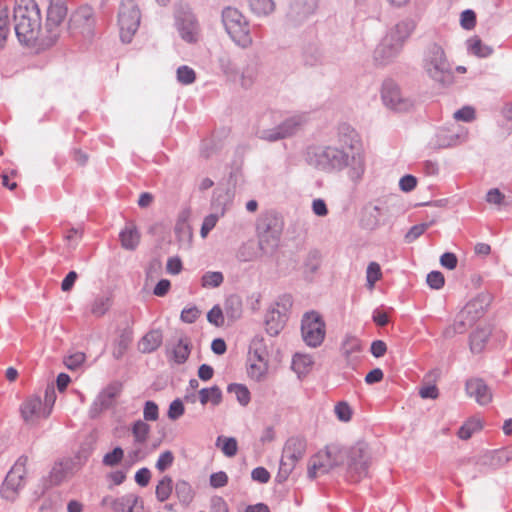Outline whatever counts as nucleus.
<instances>
[{
    "label": "nucleus",
    "mask_w": 512,
    "mask_h": 512,
    "mask_svg": "<svg viewBox=\"0 0 512 512\" xmlns=\"http://www.w3.org/2000/svg\"><path fill=\"white\" fill-rule=\"evenodd\" d=\"M306 163L323 172H340L348 169V177L359 181L365 172L363 152L349 154L345 149L336 146H310L305 152Z\"/></svg>",
    "instance_id": "nucleus-1"
},
{
    "label": "nucleus",
    "mask_w": 512,
    "mask_h": 512,
    "mask_svg": "<svg viewBox=\"0 0 512 512\" xmlns=\"http://www.w3.org/2000/svg\"><path fill=\"white\" fill-rule=\"evenodd\" d=\"M325 456L331 459L334 467L346 466V479L351 483H358L368 476L371 463V454L367 444L358 442L349 448L336 444L325 447Z\"/></svg>",
    "instance_id": "nucleus-2"
},
{
    "label": "nucleus",
    "mask_w": 512,
    "mask_h": 512,
    "mask_svg": "<svg viewBox=\"0 0 512 512\" xmlns=\"http://www.w3.org/2000/svg\"><path fill=\"white\" fill-rule=\"evenodd\" d=\"M14 30L20 43L33 44L39 37L41 15L34 0H15Z\"/></svg>",
    "instance_id": "nucleus-3"
},
{
    "label": "nucleus",
    "mask_w": 512,
    "mask_h": 512,
    "mask_svg": "<svg viewBox=\"0 0 512 512\" xmlns=\"http://www.w3.org/2000/svg\"><path fill=\"white\" fill-rule=\"evenodd\" d=\"M422 68L427 76L442 86L451 85L454 73L443 47L435 42L429 43L423 52Z\"/></svg>",
    "instance_id": "nucleus-4"
},
{
    "label": "nucleus",
    "mask_w": 512,
    "mask_h": 512,
    "mask_svg": "<svg viewBox=\"0 0 512 512\" xmlns=\"http://www.w3.org/2000/svg\"><path fill=\"white\" fill-rule=\"evenodd\" d=\"M283 228V217L275 211H268L259 218L257 233L259 247L263 253H273L277 249Z\"/></svg>",
    "instance_id": "nucleus-5"
},
{
    "label": "nucleus",
    "mask_w": 512,
    "mask_h": 512,
    "mask_svg": "<svg viewBox=\"0 0 512 512\" xmlns=\"http://www.w3.org/2000/svg\"><path fill=\"white\" fill-rule=\"evenodd\" d=\"M221 17L225 31L238 46L246 48L252 43L249 23L238 9L225 7Z\"/></svg>",
    "instance_id": "nucleus-6"
},
{
    "label": "nucleus",
    "mask_w": 512,
    "mask_h": 512,
    "mask_svg": "<svg viewBox=\"0 0 512 512\" xmlns=\"http://www.w3.org/2000/svg\"><path fill=\"white\" fill-rule=\"evenodd\" d=\"M141 21V11L135 0H121L118 11L120 38L123 43H130Z\"/></svg>",
    "instance_id": "nucleus-7"
},
{
    "label": "nucleus",
    "mask_w": 512,
    "mask_h": 512,
    "mask_svg": "<svg viewBox=\"0 0 512 512\" xmlns=\"http://www.w3.org/2000/svg\"><path fill=\"white\" fill-rule=\"evenodd\" d=\"M27 462L28 457L21 455L8 472L6 478L0 486V495L3 499L11 502L17 499L20 490L24 486Z\"/></svg>",
    "instance_id": "nucleus-8"
},
{
    "label": "nucleus",
    "mask_w": 512,
    "mask_h": 512,
    "mask_svg": "<svg viewBox=\"0 0 512 512\" xmlns=\"http://www.w3.org/2000/svg\"><path fill=\"white\" fill-rule=\"evenodd\" d=\"M66 15L67 7L65 3L60 2V0L58 2H50L42 39L44 45L52 46L56 43L61 33V24Z\"/></svg>",
    "instance_id": "nucleus-9"
},
{
    "label": "nucleus",
    "mask_w": 512,
    "mask_h": 512,
    "mask_svg": "<svg viewBox=\"0 0 512 512\" xmlns=\"http://www.w3.org/2000/svg\"><path fill=\"white\" fill-rule=\"evenodd\" d=\"M301 333L304 342L310 347H318L325 338V322L316 311L306 312L301 320Z\"/></svg>",
    "instance_id": "nucleus-10"
},
{
    "label": "nucleus",
    "mask_w": 512,
    "mask_h": 512,
    "mask_svg": "<svg viewBox=\"0 0 512 512\" xmlns=\"http://www.w3.org/2000/svg\"><path fill=\"white\" fill-rule=\"evenodd\" d=\"M306 122L305 115H294L283 122H281L278 126L269 129H259L256 132V136L268 142H276L278 140H282L296 134L300 128Z\"/></svg>",
    "instance_id": "nucleus-11"
},
{
    "label": "nucleus",
    "mask_w": 512,
    "mask_h": 512,
    "mask_svg": "<svg viewBox=\"0 0 512 512\" xmlns=\"http://www.w3.org/2000/svg\"><path fill=\"white\" fill-rule=\"evenodd\" d=\"M381 97L384 105L394 111H408L413 106V101L403 96L399 86L392 80L384 81Z\"/></svg>",
    "instance_id": "nucleus-12"
},
{
    "label": "nucleus",
    "mask_w": 512,
    "mask_h": 512,
    "mask_svg": "<svg viewBox=\"0 0 512 512\" xmlns=\"http://www.w3.org/2000/svg\"><path fill=\"white\" fill-rule=\"evenodd\" d=\"M95 16L92 7L81 6L72 13L69 20V30L72 33H79L85 38L94 35Z\"/></svg>",
    "instance_id": "nucleus-13"
},
{
    "label": "nucleus",
    "mask_w": 512,
    "mask_h": 512,
    "mask_svg": "<svg viewBox=\"0 0 512 512\" xmlns=\"http://www.w3.org/2000/svg\"><path fill=\"white\" fill-rule=\"evenodd\" d=\"M176 27L180 37L187 43H196L200 35L199 23L190 11H180L176 14Z\"/></svg>",
    "instance_id": "nucleus-14"
},
{
    "label": "nucleus",
    "mask_w": 512,
    "mask_h": 512,
    "mask_svg": "<svg viewBox=\"0 0 512 512\" xmlns=\"http://www.w3.org/2000/svg\"><path fill=\"white\" fill-rule=\"evenodd\" d=\"M403 45L394 36L386 35L374 51V59L380 65L392 62L402 50Z\"/></svg>",
    "instance_id": "nucleus-15"
},
{
    "label": "nucleus",
    "mask_w": 512,
    "mask_h": 512,
    "mask_svg": "<svg viewBox=\"0 0 512 512\" xmlns=\"http://www.w3.org/2000/svg\"><path fill=\"white\" fill-rule=\"evenodd\" d=\"M287 308L279 302L272 304L265 315V329L270 336H277L287 321Z\"/></svg>",
    "instance_id": "nucleus-16"
},
{
    "label": "nucleus",
    "mask_w": 512,
    "mask_h": 512,
    "mask_svg": "<svg viewBox=\"0 0 512 512\" xmlns=\"http://www.w3.org/2000/svg\"><path fill=\"white\" fill-rule=\"evenodd\" d=\"M318 7V0H294L287 13V19L293 25H299L314 14Z\"/></svg>",
    "instance_id": "nucleus-17"
},
{
    "label": "nucleus",
    "mask_w": 512,
    "mask_h": 512,
    "mask_svg": "<svg viewBox=\"0 0 512 512\" xmlns=\"http://www.w3.org/2000/svg\"><path fill=\"white\" fill-rule=\"evenodd\" d=\"M20 413L23 420L29 423L40 417H48L50 415V409H46V407L43 408L41 398L33 395L22 403Z\"/></svg>",
    "instance_id": "nucleus-18"
},
{
    "label": "nucleus",
    "mask_w": 512,
    "mask_h": 512,
    "mask_svg": "<svg viewBox=\"0 0 512 512\" xmlns=\"http://www.w3.org/2000/svg\"><path fill=\"white\" fill-rule=\"evenodd\" d=\"M465 389L467 394L480 405H487L492 400L490 389L482 379L473 378L467 380Z\"/></svg>",
    "instance_id": "nucleus-19"
},
{
    "label": "nucleus",
    "mask_w": 512,
    "mask_h": 512,
    "mask_svg": "<svg viewBox=\"0 0 512 512\" xmlns=\"http://www.w3.org/2000/svg\"><path fill=\"white\" fill-rule=\"evenodd\" d=\"M338 141L341 147L340 149H345L349 154H353L354 152H362L359 145V136L354 128L350 125L342 124L338 129Z\"/></svg>",
    "instance_id": "nucleus-20"
},
{
    "label": "nucleus",
    "mask_w": 512,
    "mask_h": 512,
    "mask_svg": "<svg viewBox=\"0 0 512 512\" xmlns=\"http://www.w3.org/2000/svg\"><path fill=\"white\" fill-rule=\"evenodd\" d=\"M306 440L299 436L290 437L284 444L282 455L287 460L298 463L305 455Z\"/></svg>",
    "instance_id": "nucleus-21"
},
{
    "label": "nucleus",
    "mask_w": 512,
    "mask_h": 512,
    "mask_svg": "<svg viewBox=\"0 0 512 512\" xmlns=\"http://www.w3.org/2000/svg\"><path fill=\"white\" fill-rule=\"evenodd\" d=\"M322 264V255L316 250H310L304 257L302 263V273L306 280L312 281L319 271Z\"/></svg>",
    "instance_id": "nucleus-22"
},
{
    "label": "nucleus",
    "mask_w": 512,
    "mask_h": 512,
    "mask_svg": "<svg viewBox=\"0 0 512 512\" xmlns=\"http://www.w3.org/2000/svg\"><path fill=\"white\" fill-rule=\"evenodd\" d=\"M333 468L334 464L325 456V451L319 452L310 460L307 474L310 479H315L319 473H328Z\"/></svg>",
    "instance_id": "nucleus-23"
},
{
    "label": "nucleus",
    "mask_w": 512,
    "mask_h": 512,
    "mask_svg": "<svg viewBox=\"0 0 512 512\" xmlns=\"http://www.w3.org/2000/svg\"><path fill=\"white\" fill-rule=\"evenodd\" d=\"M303 62L307 66L323 64L325 56L318 42L308 43L302 52Z\"/></svg>",
    "instance_id": "nucleus-24"
},
{
    "label": "nucleus",
    "mask_w": 512,
    "mask_h": 512,
    "mask_svg": "<svg viewBox=\"0 0 512 512\" xmlns=\"http://www.w3.org/2000/svg\"><path fill=\"white\" fill-rule=\"evenodd\" d=\"M163 335L158 329L147 332L139 342V350L142 353H152L156 351L162 344Z\"/></svg>",
    "instance_id": "nucleus-25"
},
{
    "label": "nucleus",
    "mask_w": 512,
    "mask_h": 512,
    "mask_svg": "<svg viewBox=\"0 0 512 512\" xmlns=\"http://www.w3.org/2000/svg\"><path fill=\"white\" fill-rule=\"evenodd\" d=\"M491 329L489 327H478L470 335V349L473 353H480L483 351L489 337Z\"/></svg>",
    "instance_id": "nucleus-26"
},
{
    "label": "nucleus",
    "mask_w": 512,
    "mask_h": 512,
    "mask_svg": "<svg viewBox=\"0 0 512 512\" xmlns=\"http://www.w3.org/2000/svg\"><path fill=\"white\" fill-rule=\"evenodd\" d=\"M119 238L124 249L134 250L139 244L140 234L135 226L129 225L120 232Z\"/></svg>",
    "instance_id": "nucleus-27"
},
{
    "label": "nucleus",
    "mask_w": 512,
    "mask_h": 512,
    "mask_svg": "<svg viewBox=\"0 0 512 512\" xmlns=\"http://www.w3.org/2000/svg\"><path fill=\"white\" fill-rule=\"evenodd\" d=\"M467 49L471 54L478 58H487L494 52L492 46L484 44L478 37H473L467 40Z\"/></svg>",
    "instance_id": "nucleus-28"
},
{
    "label": "nucleus",
    "mask_w": 512,
    "mask_h": 512,
    "mask_svg": "<svg viewBox=\"0 0 512 512\" xmlns=\"http://www.w3.org/2000/svg\"><path fill=\"white\" fill-rule=\"evenodd\" d=\"M199 400L202 405L211 402L212 405L218 406L222 402V391L217 385L210 388H202L199 391Z\"/></svg>",
    "instance_id": "nucleus-29"
},
{
    "label": "nucleus",
    "mask_w": 512,
    "mask_h": 512,
    "mask_svg": "<svg viewBox=\"0 0 512 512\" xmlns=\"http://www.w3.org/2000/svg\"><path fill=\"white\" fill-rule=\"evenodd\" d=\"M132 330L129 328L124 329L116 342L113 350V357L117 360L121 359L132 342Z\"/></svg>",
    "instance_id": "nucleus-30"
},
{
    "label": "nucleus",
    "mask_w": 512,
    "mask_h": 512,
    "mask_svg": "<svg viewBox=\"0 0 512 512\" xmlns=\"http://www.w3.org/2000/svg\"><path fill=\"white\" fill-rule=\"evenodd\" d=\"M415 22L411 19H406L399 22L395 30L390 33L391 36H394L397 41H400L403 45L404 41L411 35V33L415 29Z\"/></svg>",
    "instance_id": "nucleus-31"
},
{
    "label": "nucleus",
    "mask_w": 512,
    "mask_h": 512,
    "mask_svg": "<svg viewBox=\"0 0 512 512\" xmlns=\"http://www.w3.org/2000/svg\"><path fill=\"white\" fill-rule=\"evenodd\" d=\"M175 494L180 503L188 505L194 498V491L189 482L178 480L175 484Z\"/></svg>",
    "instance_id": "nucleus-32"
},
{
    "label": "nucleus",
    "mask_w": 512,
    "mask_h": 512,
    "mask_svg": "<svg viewBox=\"0 0 512 512\" xmlns=\"http://www.w3.org/2000/svg\"><path fill=\"white\" fill-rule=\"evenodd\" d=\"M190 342L187 338H180L173 348V359L177 364H183L190 355Z\"/></svg>",
    "instance_id": "nucleus-33"
},
{
    "label": "nucleus",
    "mask_w": 512,
    "mask_h": 512,
    "mask_svg": "<svg viewBox=\"0 0 512 512\" xmlns=\"http://www.w3.org/2000/svg\"><path fill=\"white\" fill-rule=\"evenodd\" d=\"M227 392L234 394L237 401L242 406H247L251 400L250 391L243 384L231 383L227 387Z\"/></svg>",
    "instance_id": "nucleus-34"
},
{
    "label": "nucleus",
    "mask_w": 512,
    "mask_h": 512,
    "mask_svg": "<svg viewBox=\"0 0 512 512\" xmlns=\"http://www.w3.org/2000/svg\"><path fill=\"white\" fill-rule=\"evenodd\" d=\"M173 490V481L170 476H164L157 484L155 494L159 502H165Z\"/></svg>",
    "instance_id": "nucleus-35"
},
{
    "label": "nucleus",
    "mask_w": 512,
    "mask_h": 512,
    "mask_svg": "<svg viewBox=\"0 0 512 512\" xmlns=\"http://www.w3.org/2000/svg\"><path fill=\"white\" fill-rule=\"evenodd\" d=\"M258 75V68L255 62L248 63L241 72L240 83L244 88H250Z\"/></svg>",
    "instance_id": "nucleus-36"
},
{
    "label": "nucleus",
    "mask_w": 512,
    "mask_h": 512,
    "mask_svg": "<svg viewBox=\"0 0 512 512\" xmlns=\"http://www.w3.org/2000/svg\"><path fill=\"white\" fill-rule=\"evenodd\" d=\"M119 389L116 386L107 387L94 402V407L99 406L100 410L107 409L111 406L113 399L118 395Z\"/></svg>",
    "instance_id": "nucleus-37"
},
{
    "label": "nucleus",
    "mask_w": 512,
    "mask_h": 512,
    "mask_svg": "<svg viewBox=\"0 0 512 512\" xmlns=\"http://www.w3.org/2000/svg\"><path fill=\"white\" fill-rule=\"evenodd\" d=\"M248 4L257 15H268L275 9L273 0H248Z\"/></svg>",
    "instance_id": "nucleus-38"
},
{
    "label": "nucleus",
    "mask_w": 512,
    "mask_h": 512,
    "mask_svg": "<svg viewBox=\"0 0 512 512\" xmlns=\"http://www.w3.org/2000/svg\"><path fill=\"white\" fill-rule=\"evenodd\" d=\"M461 136L456 133L440 132L436 135V146L438 148H449L458 145Z\"/></svg>",
    "instance_id": "nucleus-39"
},
{
    "label": "nucleus",
    "mask_w": 512,
    "mask_h": 512,
    "mask_svg": "<svg viewBox=\"0 0 512 512\" xmlns=\"http://www.w3.org/2000/svg\"><path fill=\"white\" fill-rule=\"evenodd\" d=\"M296 464L297 463H295L294 461H289L283 455H281L279 470L275 478L276 481L278 483L285 482L295 469Z\"/></svg>",
    "instance_id": "nucleus-40"
},
{
    "label": "nucleus",
    "mask_w": 512,
    "mask_h": 512,
    "mask_svg": "<svg viewBox=\"0 0 512 512\" xmlns=\"http://www.w3.org/2000/svg\"><path fill=\"white\" fill-rule=\"evenodd\" d=\"M224 281L222 272L219 271H208L201 278V285L204 288H216L219 287Z\"/></svg>",
    "instance_id": "nucleus-41"
},
{
    "label": "nucleus",
    "mask_w": 512,
    "mask_h": 512,
    "mask_svg": "<svg viewBox=\"0 0 512 512\" xmlns=\"http://www.w3.org/2000/svg\"><path fill=\"white\" fill-rule=\"evenodd\" d=\"M150 432V426L144 421L138 420L133 424L132 434L134 441L139 444L146 442L148 434Z\"/></svg>",
    "instance_id": "nucleus-42"
},
{
    "label": "nucleus",
    "mask_w": 512,
    "mask_h": 512,
    "mask_svg": "<svg viewBox=\"0 0 512 512\" xmlns=\"http://www.w3.org/2000/svg\"><path fill=\"white\" fill-rule=\"evenodd\" d=\"M124 459V450L117 446L112 451L106 453L102 458V464L106 467H115Z\"/></svg>",
    "instance_id": "nucleus-43"
},
{
    "label": "nucleus",
    "mask_w": 512,
    "mask_h": 512,
    "mask_svg": "<svg viewBox=\"0 0 512 512\" xmlns=\"http://www.w3.org/2000/svg\"><path fill=\"white\" fill-rule=\"evenodd\" d=\"M313 361L310 356L295 354L292 359V368L298 374H304L308 372V369L312 366Z\"/></svg>",
    "instance_id": "nucleus-44"
},
{
    "label": "nucleus",
    "mask_w": 512,
    "mask_h": 512,
    "mask_svg": "<svg viewBox=\"0 0 512 512\" xmlns=\"http://www.w3.org/2000/svg\"><path fill=\"white\" fill-rule=\"evenodd\" d=\"M342 351L347 358H349L354 353L361 352V341L354 336H347L342 344Z\"/></svg>",
    "instance_id": "nucleus-45"
},
{
    "label": "nucleus",
    "mask_w": 512,
    "mask_h": 512,
    "mask_svg": "<svg viewBox=\"0 0 512 512\" xmlns=\"http://www.w3.org/2000/svg\"><path fill=\"white\" fill-rule=\"evenodd\" d=\"M221 441L223 442V444L221 446V450H222L223 454L227 457L235 456L237 453V450H238L237 440L233 437L219 436L217 438L216 444L219 445V443Z\"/></svg>",
    "instance_id": "nucleus-46"
},
{
    "label": "nucleus",
    "mask_w": 512,
    "mask_h": 512,
    "mask_svg": "<svg viewBox=\"0 0 512 512\" xmlns=\"http://www.w3.org/2000/svg\"><path fill=\"white\" fill-rule=\"evenodd\" d=\"M10 32L9 12L7 8L0 9V48H3Z\"/></svg>",
    "instance_id": "nucleus-47"
},
{
    "label": "nucleus",
    "mask_w": 512,
    "mask_h": 512,
    "mask_svg": "<svg viewBox=\"0 0 512 512\" xmlns=\"http://www.w3.org/2000/svg\"><path fill=\"white\" fill-rule=\"evenodd\" d=\"M249 358L255 362L268 364L266 349L262 346L261 341H254L252 343L249 350Z\"/></svg>",
    "instance_id": "nucleus-48"
},
{
    "label": "nucleus",
    "mask_w": 512,
    "mask_h": 512,
    "mask_svg": "<svg viewBox=\"0 0 512 512\" xmlns=\"http://www.w3.org/2000/svg\"><path fill=\"white\" fill-rule=\"evenodd\" d=\"M248 361L249 366L247 372L249 377L257 381L261 380L267 371L268 364L252 361L251 358H248Z\"/></svg>",
    "instance_id": "nucleus-49"
},
{
    "label": "nucleus",
    "mask_w": 512,
    "mask_h": 512,
    "mask_svg": "<svg viewBox=\"0 0 512 512\" xmlns=\"http://www.w3.org/2000/svg\"><path fill=\"white\" fill-rule=\"evenodd\" d=\"M380 209L378 206H373L368 211H366V215L363 218L362 222L365 228L374 229L379 225L380 221Z\"/></svg>",
    "instance_id": "nucleus-50"
},
{
    "label": "nucleus",
    "mask_w": 512,
    "mask_h": 512,
    "mask_svg": "<svg viewBox=\"0 0 512 512\" xmlns=\"http://www.w3.org/2000/svg\"><path fill=\"white\" fill-rule=\"evenodd\" d=\"M196 79L195 71L187 65H182L177 69V80L183 85H190Z\"/></svg>",
    "instance_id": "nucleus-51"
},
{
    "label": "nucleus",
    "mask_w": 512,
    "mask_h": 512,
    "mask_svg": "<svg viewBox=\"0 0 512 512\" xmlns=\"http://www.w3.org/2000/svg\"><path fill=\"white\" fill-rule=\"evenodd\" d=\"M481 429L480 422L477 420H470L464 423L459 431H458V437L462 440L469 439L473 433L477 430Z\"/></svg>",
    "instance_id": "nucleus-52"
},
{
    "label": "nucleus",
    "mask_w": 512,
    "mask_h": 512,
    "mask_svg": "<svg viewBox=\"0 0 512 512\" xmlns=\"http://www.w3.org/2000/svg\"><path fill=\"white\" fill-rule=\"evenodd\" d=\"M131 498L122 497V498H112V497H104L102 500L103 505H109L113 510L120 511L123 510L124 507L130 504Z\"/></svg>",
    "instance_id": "nucleus-53"
},
{
    "label": "nucleus",
    "mask_w": 512,
    "mask_h": 512,
    "mask_svg": "<svg viewBox=\"0 0 512 512\" xmlns=\"http://www.w3.org/2000/svg\"><path fill=\"white\" fill-rule=\"evenodd\" d=\"M426 282L430 288L439 290L445 284V278L440 271H431L428 273Z\"/></svg>",
    "instance_id": "nucleus-54"
},
{
    "label": "nucleus",
    "mask_w": 512,
    "mask_h": 512,
    "mask_svg": "<svg viewBox=\"0 0 512 512\" xmlns=\"http://www.w3.org/2000/svg\"><path fill=\"white\" fill-rule=\"evenodd\" d=\"M428 224L422 223L412 226L405 234L404 239L406 243H412L418 239L427 230Z\"/></svg>",
    "instance_id": "nucleus-55"
},
{
    "label": "nucleus",
    "mask_w": 512,
    "mask_h": 512,
    "mask_svg": "<svg viewBox=\"0 0 512 512\" xmlns=\"http://www.w3.org/2000/svg\"><path fill=\"white\" fill-rule=\"evenodd\" d=\"M335 414L340 421L348 422L352 417V410L348 403L342 401L335 405Z\"/></svg>",
    "instance_id": "nucleus-56"
},
{
    "label": "nucleus",
    "mask_w": 512,
    "mask_h": 512,
    "mask_svg": "<svg viewBox=\"0 0 512 512\" xmlns=\"http://www.w3.org/2000/svg\"><path fill=\"white\" fill-rule=\"evenodd\" d=\"M184 405L181 399L173 400L168 409V417L171 420H177L184 414Z\"/></svg>",
    "instance_id": "nucleus-57"
},
{
    "label": "nucleus",
    "mask_w": 512,
    "mask_h": 512,
    "mask_svg": "<svg viewBox=\"0 0 512 512\" xmlns=\"http://www.w3.org/2000/svg\"><path fill=\"white\" fill-rule=\"evenodd\" d=\"M173 461V453L167 450L160 454L155 466L160 472H164L173 464Z\"/></svg>",
    "instance_id": "nucleus-58"
},
{
    "label": "nucleus",
    "mask_w": 512,
    "mask_h": 512,
    "mask_svg": "<svg viewBox=\"0 0 512 512\" xmlns=\"http://www.w3.org/2000/svg\"><path fill=\"white\" fill-rule=\"evenodd\" d=\"M219 67L220 69L228 76H234L237 74V68L236 65L233 63V61L230 59L229 56L223 55L219 57Z\"/></svg>",
    "instance_id": "nucleus-59"
},
{
    "label": "nucleus",
    "mask_w": 512,
    "mask_h": 512,
    "mask_svg": "<svg viewBox=\"0 0 512 512\" xmlns=\"http://www.w3.org/2000/svg\"><path fill=\"white\" fill-rule=\"evenodd\" d=\"M143 416L146 421H156L159 417L158 405L154 401H146Z\"/></svg>",
    "instance_id": "nucleus-60"
},
{
    "label": "nucleus",
    "mask_w": 512,
    "mask_h": 512,
    "mask_svg": "<svg viewBox=\"0 0 512 512\" xmlns=\"http://www.w3.org/2000/svg\"><path fill=\"white\" fill-rule=\"evenodd\" d=\"M200 313V310L196 306H191L182 310L180 318L183 322L192 324L199 318Z\"/></svg>",
    "instance_id": "nucleus-61"
},
{
    "label": "nucleus",
    "mask_w": 512,
    "mask_h": 512,
    "mask_svg": "<svg viewBox=\"0 0 512 512\" xmlns=\"http://www.w3.org/2000/svg\"><path fill=\"white\" fill-rule=\"evenodd\" d=\"M207 320L217 327L222 326L224 323L222 309L218 305L212 307V309L207 314Z\"/></svg>",
    "instance_id": "nucleus-62"
},
{
    "label": "nucleus",
    "mask_w": 512,
    "mask_h": 512,
    "mask_svg": "<svg viewBox=\"0 0 512 512\" xmlns=\"http://www.w3.org/2000/svg\"><path fill=\"white\" fill-rule=\"evenodd\" d=\"M461 26L464 29L470 30L476 25V14L473 10L467 9L461 13L460 18Z\"/></svg>",
    "instance_id": "nucleus-63"
},
{
    "label": "nucleus",
    "mask_w": 512,
    "mask_h": 512,
    "mask_svg": "<svg viewBox=\"0 0 512 512\" xmlns=\"http://www.w3.org/2000/svg\"><path fill=\"white\" fill-rule=\"evenodd\" d=\"M454 118L459 121L471 122L475 118V110L471 106H464L454 113Z\"/></svg>",
    "instance_id": "nucleus-64"
}]
</instances>
